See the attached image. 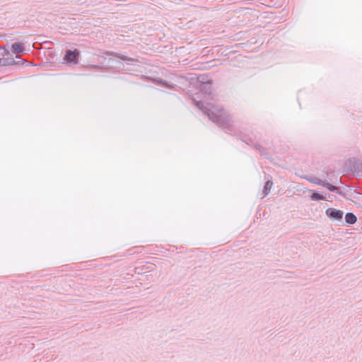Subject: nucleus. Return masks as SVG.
Returning <instances> with one entry per match:
<instances>
[{
    "label": "nucleus",
    "mask_w": 362,
    "mask_h": 362,
    "mask_svg": "<svg viewBox=\"0 0 362 362\" xmlns=\"http://www.w3.org/2000/svg\"><path fill=\"white\" fill-rule=\"evenodd\" d=\"M324 185L330 191L334 192V191L337 190V187L331 184L327 183V184H325Z\"/></svg>",
    "instance_id": "7"
},
{
    "label": "nucleus",
    "mask_w": 362,
    "mask_h": 362,
    "mask_svg": "<svg viewBox=\"0 0 362 362\" xmlns=\"http://www.w3.org/2000/svg\"><path fill=\"white\" fill-rule=\"evenodd\" d=\"M356 216L352 213H348L345 216V221L347 223L354 224L356 222Z\"/></svg>",
    "instance_id": "3"
},
{
    "label": "nucleus",
    "mask_w": 362,
    "mask_h": 362,
    "mask_svg": "<svg viewBox=\"0 0 362 362\" xmlns=\"http://www.w3.org/2000/svg\"><path fill=\"white\" fill-rule=\"evenodd\" d=\"M327 215L333 219L339 220L343 216V212L340 210H337L334 209H328L326 211Z\"/></svg>",
    "instance_id": "2"
},
{
    "label": "nucleus",
    "mask_w": 362,
    "mask_h": 362,
    "mask_svg": "<svg viewBox=\"0 0 362 362\" xmlns=\"http://www.w3.org/2000/svg\"><path fill=\"white\" fill-rule=\"evenodd\" d=\"M272 185H273V183L271 181H267L265 183V185H264V191L265 192L266 194H267L269 192Z\"/></svg>",
    "instance_id": "6"
},
{
    "label": "nucleus",
    "mask_w": 362,
    "mask_h": 362,
    "mask_svg": "<svg viewBox=\"0 0 362 362\" xmlns=\"http://www.w3.org/2000/svg\"><path fill=\"white\" fill-rule=\"evenodd\" d=\"M12 49L13 52L16 54H19L23 52V46L22 43L16 42L13 44L12 45Z\"/></svg>",
    "instance_id": "4"
},
{
    "label": "nucleus",
    "mask_w": 362,
    "mask_h": 362,
    "mask_svg": "<svg viewBox=\"0 0 362 362\" xmlns=\"http://www.w3.org/2000/svg\"><path fill=\"white\" fill-rule=\"evenodd\" d=\"M78 55L79 52L77 49H74V51L67 50L64 59L67 62H74L76 64L78 63Z\"/></svg>",
    "instance_id": "1"
},
{
    "label": "nucleus",
    "mask_w": 362,
    "mask_h": 362,
    "mask_svg": "<svg viewBox=\"0 0 362 362\" xmlns=\"http://www.w3.org/2000/svg\"><path fill=\"white\" fill-rule=\"evenodd\" d=\"M313 182L316 183V184H318V185H321L322 184V182L321 180H317V181H313Z\"/></svg>",
    "instance_id": "8"
},
{
    "label": "nucleus",
    "mask_w": 362,
    "mask_h": 362,
    "mask_svg": "<svg viewBox=\"0 0 362 362\" xmlns=\"http://www.w3.org/2000/svg\"><path fill=\"white\" fill-rule=\"evenodd\" d=\"M310 198L313 199V200H324L325 199V197L324 196H322V194L317 193V192H314L311 196H310Z\"/></svg>",
    "instance_id": "5"
}]
</instances>
